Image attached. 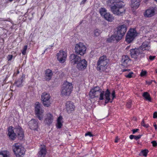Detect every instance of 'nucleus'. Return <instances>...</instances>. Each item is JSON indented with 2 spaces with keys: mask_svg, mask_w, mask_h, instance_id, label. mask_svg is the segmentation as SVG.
<instances>
[{
  "mask_svg": "<svg viewBox=\"0 0 157 157\" xmlns=\"http://www.w3.org/2000/svg\"><path fill=\"white\" fill-rule=\"evenodd\" d=\"M110 3L113 5L111 7L112 12L114 14L120 16L125 13V9L124 3L120 0H110Z\"/></svg>",
  "mask_w": 157,
  "mask_h": 157,
  "instance_id": "obj_1",
  "label": "nucleus"
},
{
  "mask_svg": "<svg viewBox=\"0 0 157 157\" xmlns=\"http://www.w3.org/2000/svg\"><path fill=\"white\" fill-rule=\"evenodd\" d=\"M8 135L10 138L12 140L15 138L16 135L22 139L24 136L22 128L19 126H17L13 129L12 126H10L8 128Z\"/></svg>",
  "mask_w": 157,
  "mask_h": 157,
  "instance_id": "obj_2",
  "label": "nucleus"
},
{
  "mask_svg": "<svg viewBox=\"0 0 157 157\" xmlns=\"http://www.w3.org/2000/svg\"><path fill=\"white\" fill-rule=\"evenodd\" d=\"M73 88L72 84L67 82H65L63 85L61 92L63 96H68L71 93Z\"/></svg>",
  "mask_w": 157,
  "mask_h": 157,
  "instance_id": "obj_3",
  "label": "nucleus"
},
{
  "mask_svg": "<svg viewBox=\"0 0 157 157\" xmlns=\"http://www.w3.org/2000/svg\"><path fill=\"white\" fill-rule=\"evenodd\" d=\"M13 150L17 157H22L25 153V149L19 143H15L13 145Z\"/></svg>",
  "mask_w": 157,
  "mask_h": 157,
  "instance_id": "obj_4",
  "label": "nucleus"
},
{
  "mask_svg": "<svg viewBox=\"0 0 157 157\" xmlns=\"http://www.w3.org/2000/svg\"><path fill=\"white\" fill-rule=\"evenodd\" d=\"M130 55L132 58L135 59H139L144 56L143 52L139 48L131 49Z\"/></svg>",
  "mask_w": 157,
  "mask_h": 157,
  "instance_id": "obj_5",
  "label": "nucleus"
},
{
  "mask_svg": "<svg viewBox=\"0 0 157 157\" xmlns=\"http://www.w3.org/2000/svg\"><path fill=\"white\" fill-rule=\"evenodd\" d=\"M35 108L36 115L40 120H43L44 110L42 105L39 102H36L35 103Z\"/></svg>",
  "mask_w": 157,
  "mask_h": 157,
  "instance_id": "obj_6",
  "label": "nucleus"
},
{
  "mask_svg": "<svg viewBox=\"0 0 157 157\" xmlns=\"http://www.w3.org/2000/svg\"><path fill=\"white\" fill-rule=\"evenodd\" d=\"M86 48L83 43H79L75 46V50L78 55L83 56L86 53Z\"/></svg>",
  "mask_w": 157,
  "mask_h": 157,
  "instance_id": "obj_7",
  "label": "nucleus"
},
{
  "mask_svg": "<svg viewBox=\"0 0 157 157\" xmlns=\"http://www.w3.org/2000/svg\"><path fill=\"white\" fill-rule=\"evenodd\" d=\"M137 33L136 30L130 29L128 32L126 36V41L128 43H131L137 36Z\"/></svg>",
  "mask_w": 157,
  "mask_h": 157,
  "instance_id": "obj_8",
  "label": "nucleus"
},
{
  "mask_svg": "<svg viewBox=\"0 0 157 157\" xmlns=\"http://www.w3.org/2000/svg\"><path fill=\"white\" fill-rule=\"evenodd\" d=\"M41 100L43 101V104L44 106L48 107L51 104L50 100L49 94L46 92H44L41 96Z\"/></svg>",
  "mask_w": 157,
  "mask_h": 157,
  "instance_id": "obj_9",
  "label": "nucleus"
},
{
  "mask_svg": "<svg viewBox=\"0 0 157 157\" xmlns=\"http://www.w3.org/2000/svg\"><path fill=\"white\" fill-rule=\"evenodd\" d=\"M117 30L116 33L118 35L117 38L121 39L127 31L126 25H123L117 28Z\"/></svg>",
  "mask_w": 157,
  "mask_h": 157,
  "instance_id": "obj_10",
  "label": "nucleus"
},
{
  "mask_svg": "<svg viewBox=\"0 0 157 157\" xmlns=\"http://www.w3.org/2000/svg\"><path fill=\"white\" fill-rule=\"evenodd\" d=\"M57 59L61 63H63L66 60L67 56V53L63 50L60 51L57 55Z\"/></svg>",
  "mask_w": 157,
  "mask_h": 157,
  "instance_id": "obj_11",
  "label": "nucleus"
},
{
  "mask_svg": "<svg viewBox=\"0 0 157 157\" xmlns=\"http://www.w3.org/2000/svg\"><path fill=\"white\" fill-rule=\"evenodd\" d=\"M81 59L80 56L74 54L71 55L69 57L70 61L71 63L73 65L77 64L81 60Z\"/></svg>",
  "mask_w": 157,
  "mask_h": 157,
  "instance_id": "obj_12",
  "label": "nucleus"
},
{
  "mask_svg": "<svg viewBox=\"0 0 157 157\" xmlns=\"http://www.w3.org/2000/svg\"><path fill=\"white\" fill-rule=\"evenodd\" d=\"M87 66V61L85 59H82L77 63V67L80 70H83L85 69Z\"/></svg>",
  "mask_w": 157,
  "mask_h": 157,
  "instance_id": "obj_13",
  "label": "nucleus"
},
{
  "mask_svg": "<svg viewBox=\"0 0 157 157\" xmlns=\"http://www.w3.org/2000/svg\"><path fill=\"white\" fill-rule=\"evenodd\" d=\"M89 95L91 98H97L98 96V88L96 86L92 89L89 92Z\"/></svg>",
  "mask_w": 157,
  "mask_h": 157,
  "instance_id": "obj_14",
  "label": "nucleus"
},
{
  "mask_svg": "<svg viewBox=\"0 0 157 157\" xmlns=\"http://www.w3.org/2000/svg\"><path fill=\"white\" fill-rule=\"evenodd\" d=\"M28 124L31 129L36 130L38 128V121L35 119H32L29 121Z\"/></svg>",
  "mask_w": 157,
  "mask_h": 157,
  "instance_id": "obj_15",
  "label": "nucleus"
},
{
  "mask_svg": "<svg viewBox=\"0 0 157 157\" xmlns=\"http://www.w3.org/2000/svg\"><path fill=\"white\" fill-rule=\"evenodd\" d=\"M75 106L73 102L71 101H67L66 103V109L68 113H70L74 110Z\"/></svg>",
  "mask_w": 157,
  "mask_h": 157,
  "instance_id": "obj_16",
  "label": "nucleus"
},
{
  "mask_svg": "<svg viewBox=\"0 0 157 157\" xmlns=\"http://www.w3.org/2000/svg\"><path fill=\"white\" fill-rule=\"evenodd\" d=\"M47 152L45 146L44 145H41L40 148V150L38 153V157H45Z\"/></svg>",
  "mask_w": 157,
  "mask_h": 157,
  "instance_id": "obj_17",
  "label": "nucleus"
},
{
  "mask_svg": "<svg viewBox=\"0 0 157 157\" xmlns=\"http://www.w3.org/2000/svg\"><path fill=\"white\" fill-rule=\"evenodd\" d=\"M155 14V9L153 7L151 8L146 11L145 16L147 17H151Z\"/></svg>",
  "mask_w": 157,
  "mask_h": 157,
  "instance_id": "obj_18",
  "label": "nucleus"
},
{
  "mask_svg": "<svg viewBox=\"0 0 157 157\" xmlns=\"http://www.w3.org/2000/svg\"><path fill=\"white\" fill-rule=\"evenodd\" d=\"M139 48H141V49L143 52V51L145 50H149L150 48L149 42L147 41L144 42L142 45Z\"/></svg>",
  "mask_w": 157,
  "mask_h": 157,
  "instance_id": "obj_19",
  "label": "nucleus"
},
{
  "mask_svg": "<svg viewBox=\"0 0 157 157\" xmlns=\"http://www.w3.org/2000/svg\"><path fill=\"white\" fill-rule=\"evenodd\" d=\"M25 75L24 74H22L21 77L16 81L15 82V85L18 87H21L23 86L22 82L25 79Z\"/></svg>",
  "mask_w": 157,
  "mask_h": 157,
  "instance_id": "obj_20",
  "label": "nucleus"
},
{
  "mask_svg": "<svg viewBox=\"0 0 157 157\" xmlns=\"http://www.w3.org/2000/svg\"><path fill=\"white\" fill-rule=\"evenodd\" d=\"M53 117L50 113H48L45 119L44 122L45 124H49L53 122Z\"/></svg>",
  "mask_w": 157,
  "mask_h": 157,
  "instance_id": "obj_21",
  "label": "nucleus"
},
{
  "mask_svg": "<svg viewBox=\"0 0 157 157\" xmlns=\"http://www.w3.org/2000/svg\"><path fill=\"white\" fill-rule=\"evenodd\" d=\"M52 74V71L51 70L48 69L46 70L45 77V80L48 81L50 80L51 79Z\"/></svg>",
  "mask_w": 157,
  "mask_h": 157,
  "instance_id": "obj_22",
  "label": "nucleus"
},
{
  "mask_svg": "<svg viewBox=\"0 0 157 157\" xmlns=\"http://www.w3.org/2000/svg\"><path fill=\"white\" fill-rule=\"evenodd\" d=\"M140 0H132L131 4V6L132 8L134 9H137L140 5Z\"/></svg>",
  "mask_w": 157,
  "mask_h": 157,
  "instance_id": "obj_23",
  "label": "nucleus"
},
{
  "mask_svg": "<svg viewBox=\"0 0 157 157\" xmlns=\"http://www.w3.org/2000/svg\"><path fill=\"white\" fill-rule=\"evenodd\" d=\"M108 60L105 56L103 55L100 57L99 59V64H103L104 65H106Z\"/></svg>",
  "mask_w": 157,
  "mask_h": 157,
  "instance_id": "obj_24",
  "label": "nucleus"
},
{
  "mask_svg": "<svg viewBox=\"0 0 157 157\" xmlns=\"http://www.w3.org/2000/svg\"><path fill=\"white\" fill-rule=\"evenodd\" d=\"M104 18L109 21H112L114 20V17L109 13H106L103 17Z\"/></svg>",
  "mask_w": 157,
  "mask_h": 157,
  "instance_id": "obj_25",
  "label": "nucleus"
},
{
  "mask_svg": "<svg viewBox=\"0 0 157 157\" xmlns=\"http://www.w3.org/2000/svg\"><path fill=\"white\" fill-rule=\"evenodd\" d=\"M129 60V59L128 56H123L121 61L122 65L125 66H126Z\"/></svg>",
  "mask_w": 157,
  "mask_h": 157,
  "instance_id": "obj_26",
  "label": "nucleus"
},
{
  "mask_svg": "<svg viewBox=\"0 0 157 157\" xmlns=\"http://www.w3.org/2000/svg\"><path fill=\"white\" fill-rule=\"evenodd\" d=\"M0 157H10V152L7 151H0Z\"/></svg>",
  "mask_w": 157,
  "mask_h": 157,
  "instance_id": "obj_27",
  "label": "nucleus"
},
{
  "mask_svg": "<svg viewBox=\"0 0 157 157\" xmlns=\"http://www.w3.org/2000/svg\"><path fill=\"white\" fill-rule=\"evenodd\" d=\"M110 92L109 90L107 89L105 92V97L106 99L105 101V105L110 100Z\"/></svg>",
  "mask_w": 157,
  "mask_h": 157,
  "instance_id": "obj_28",
  "label": "nucleus"
},
{
  "mask_svg": "<svg viewBox=\"0 0 157 157\" xmlns=\"http://www.w3.org/2000/svg\"><path fill=\"white\" fill-rule=\"evenodd\" d=\"M118 36V35L116 33H115L114 34L112 35L108 39V41L109 42H111L112 41H114L115 40L118 41L121 40V39H118L117 38V37Z\"/></svg>",
  "mask_w": 157,
  "mask_h": 157,
  "instance_id": "obj_29",
  "label": "nucleus"
},
{
  "mask_svg": "<svg viewBox=\"0 0 157 157\" xmlns=\"http://www.w3.org/2000/svg\"><path fill=\"white\" fill-rule=\"evenodd\" d=\"M142 96L146 100L149 101H151V98L150 97V94L148 92H144Z\"/></svg>",
  "mask_w": 157,
  "mask_h": 157,
  "instance_id": "obj_30",
  "label": "nucleus"
},
{
  "mask_svg": "<svg viewBox=\"0 0 157 157\" xmlns=\"http://www.w3.org/2000/svg\"><path fill=\"white\" fill-rule=\"evenodd\" d=\"M62 117L61 116H59L57 120V124L56 125L57 127L58 128H61L63 124L62 123Z\"/></svg>",
  "mask_w": 157,
  "mask_h": 157,
  "instance_id": "obj_31",
  "label": "nucleus"
},
{
  "mask_svg": "<svg viewBox=\"0 0 157 157\" xmlns=\"http://www.w3.org/2000/svg\"><path fill=\"white\" fill-rule=\"evenodd\" d=\"M142 136V135H139L137 136L131 135L130 136L129 138L131 140L134 139L136 140H138L141 138Z\"/></svg>",
  "mask_w": 157,
  "mask_h": 157,
  "instance_id": "obj_32",
  "label": "nucleus"
},
{
  "mask_svg": "<svg viewBox=\"0 0 157 157\" xmlns=\"http://www.w3.org/2000/svg\"><path fill=\"white\" fill-rule=\"evenodd\" d=\"M106 65H104L103 64H99V70H100L101 71H104L105 69V66Z\"/></svg>",
  "mask_w": 157,
  "mask_h": 157,
  "instance_id": "obj_33",
  "label": "nucleus"
},
{
  "mask_svg": "<svg viewBox=\"0 0 157 157\" xmlns=\"http://www.w3.org/2000/svg\"><path fill=\"white\" fill-rule=\"evenodd\" d=\"M100 13L101 15L103 17L105 14L106 13L105 9L104 8H101L100 10Z\"/></svg>",
  "mask_w": 157,
  "mask_h": 157,
  "instance_id": "obj_34",
  "label": "nucleus"
},
{
  "mask_svg": "<svg viewBox=\"0 0 157 157\" xmlns=\"http://www.w3.org/2000/svg\"><path fill=\"white\" fill-rule=\"evenodd\" d=\"M27 45H25L24 46V47L23 48V49L21 52L23 54V55H25L26 53V51L27 49Z\"/></svg>",
  "mask_w": 157,
  "mask_h": 157,
  "instance_id": "obj_35",
  "label": "nucleus"
},
{
  "mask_svg": "<svg viewBox=\"0 0 157 157\" xmlns=\"http://www.w3.org/2000/svg\"><path fill=\"white\" fill-rule=\"evenodd\" d=\"M141 152L143 154L144 156H147V153L148 152V151L147 149H145L142 150L141 151Z\"/></svg>",
  "mask_w": 157,
  "mask_h": 157,
  "instance_id": "obj_36",
  "label": "nucleus"
},
{
  "mask_svg": "<svg viewBox=\"0 0 157 157\" xmlns=\"http://www.w3.org/2000/svg\"><path fill=\"white\" fill-rule=\"evenodd\" d=\"M141 125L142 126L147 128L149 127V125L148 124H145L144 123V120H142L141 122Z\"/></svg>",
  "mask_w": 157,
  "mask_h": 157,
  "instance_id": "obj_37",
  "label": "nucleus"
},
{
  "mask_svg": "<svg viewBox=\"0 0 157 157\" xmlns=\"http://www.w3.org/2000/svg\"><path fill=\"white\" fill-rule=\"evenodd\" d=\"M104 93V91H102V92H101V93L100 94V98H99V99L100 100H102L103 99Z\"/></svg>",
  "mask_w": 157,
  "mask_h": 157,
  "instance_id": "obj_38",
  "label": "nucleus"
},
{
  "mask_svg": "<svg viewBox=\"0 0 157 157\" xmlns=\"http://www.w3.org/2000/svg\"><path fill=\"white\" fill-rule=\"evenodd\" d=\"M133 73L132 72H131L129 73L127 75H126V77L127 78H131L132 77V75L133 74Z\"/></svg>",
  "mask_w": 157,
  "mask_h": 157,
  "instance_id": "obj_39",
  "label": "nucleus"
},
{
  "mask_svg": "<svg viewBox=\"0 0 157 157\" xmlns=\"http://www.w3.org/2000/svg\"><path fill=\"white\" fill-rule=\"evenodd\" d=\"M13 57L12 55H9L7 57V59L8 61H11Z\"/></svg>",
  "mask_w": 157,
  "mask_h": 157,
  "instance_id": "obj_40",
  "label": "nucleus"
},
{
  "mask_svg": "<svg viewBox=\"0 0 157 157\" xmlns=\"http://www.w3.org/2000/svg\"><path fill=\"white\" fill-rule=\"evenodd\" d=\"M127 106L128 108H130L131 106V102L130 101L128 102L127 104Z\"/></svg>",
  "mask_w": 157,
  "mask_h": 157,
  "instance_id": "obj_41",
  "label": "nucleus"
},
{
  "mask_svg": "<svg viewBox=\"0 0 157 157\" xmlns=\"http://www.w3.org/2000/svg\"><path fill=\"white\" fill-rule=\"evenodd\" d=\"M85 136H89L90 137H91L93 136L92 134L90 132H88L85 134Z\"/></svg>",
  "mask_w": 157,
  "mask_h": 157,
  "instance_id": "obj_42",
  "label": "nucleus"
},
{
  "mask_svg": "<svg viewBox=\"0 0 157 157\" xmlns=\"http://www.w3.org/2000/svg\"><path fill=\"white\" fill-rule=\"evenodd\" d=\"M147 73V72L146 71H142L140 73V75L141 76L145 75Z\"/></svg>",
  "mask_w": 157,
  "mask_h": 157,
  "instance_id": "obj_43",
  "label": "nucleus"
},
{
  "mask_svg": "<svg viewBox=\"0 0 157 157\" xmlns=\"http://www.w3.org/2000/svg\"><path fill=\"white\" fill-rule=\"evenodd\" d=\"M151 143L152 144V145L154 147H156L157 145V143L155 140L152 141Z\"/></svg>",
  "mask_w": 157,
  "mask_h": 157,
  "instance_id": "obj_44",
  "label": "nucleus"
},
{
  "mask_svg": "<svg viewBox=\"0 0 157 157\" xmlns=\"http://www.w3.org/2000/svg\"><path fill=\"white\" fill-rule=\"evenodd\" d=\"M155 56H149V59L150 60L152 61V60H154L155 59Z\"/></svg>",
  "mask_w": 157,
  "mask_h": 157,
  "instance_id": "obj_45",
  "label": "nucleus"
},
{
  "mask_svg": "<svg viewBox=\"0 0 157 157\" xmlns=\"http://www.w3.org/2000/svg\"><path fill=\"white\" fill-rule=\"evenodd\" d=\"M94 35L97 36L98 35V29L95 30L94 31Z\"/></svg>",
  "mask_w": 157,
  "mask_h": 157,
  "instance_id": "obj_46",
  "label": "nucleus"
},
{
  "mask_svg": "<svg viewBox=\"0 0 157 157\" xmlns=\"http://www.w3.org/2000/svg\"><path fill=\"white\" fill-rule=\"evenodd\" d=\"M153 118H157V112H155L153 113Z\"/></svg>",
  "mask_w": 157,
  "mask_h": 157,
  "instance_id": "obj_47",
  "label": "nucleus"
},
{
  "mask_svg": "<svg viewBox=\"0 0 157 157\" xmlns=\"http://www.w3.org/2000/svg\"><path fill=\"white\" fill-rule=\"evenodd\" d=\"M139 130L138 129H132V132L133 134H135L136 132H137Z\"/></svg>",
  "mask_w": 157,
  "mask_h": 157,
  "instance_id": "obj_48",
  "label": "nucleus"
},
{
  "mask_svg": "<svg viewBox=\"0 0 157 157\" xmlns=\"http://www.w3.org/2000/svg\"><path fill=\"white\" fill-rule=\"evenodd\" d=\"M112 96L113 97V98L112 100H113L114 98L115 97V91L114 90H113L112 94Z\"/></svg>",
  "mask_w": 157,
  "mask_h": 157,
  "instance_id": "obj_49",
  "label": "nucleus"
},
{
  "mask_svg": "<svg viewBox=\"0 0 157 157\" xmlns=\"http://www.w3.org/2000/svg\"><path fill=\"white\" fill-rule=\"evenodd\" d=\"M87 0H82L80 3L81 5H83L86 2Z\"/></svg>",
  "mask_w": 157,
  "mask_h": 157,
  "instance_id": "obj_50",
  "label": "nucleus"
},
{
  "mask_svg": "<svg viewBox=\"0 0 157 157\" xmlns=\"http://www.w3.org/2000/svg\"><path fill=\"white\" fill-rule=\"evenodd\" d=\"M119 140V139L118 138V137H117L116 138V139L115 140V143H117L118 142V140Z\"/></svg>",
  "mask_w": 157,
  "mask_h": 157,
  "instance_id": "obj_51",
  "label": "nucleus"
},
{
  "mask_svg": "<svg viewBox=\"0 0 157 157\" xmlns=\"http://www.w3.org/2000/svg\"><path fill=\"white\" fill-rule=\"evenodd\" d=\"M154 127L155 130L157 129V125L155 124H154Z\"/></svg>",
  "mask_w": 157,
  "mask_h": 157,
  "instance_id": "obj_52",
  "label": "nucleus"
},
{
  "mask_svg": "<svg viewBox=\"0 0 157 157\" xmlns=\"http://www.w3.org/2000/svg\"><path fill=\"white\" fill-rule=\"evenodd\" d=\"M47 49H48V48H46L45 49V50L42 53V54H44L45 53V51L47 50Z\"/></svg>",
  "mask_w": 157,
  "mask_h": 157,
  "instance_id": "obj_53",
  "label": "nucleus"
},
{
  "mask_svg": "<svg viewBox=\"0 0 157 157\" xmlns=\"http://www.w3.org/2000/svg\"><path fill=\"white\" fill-rule=\"evenodd\" d=\"M130 70L128 69V70H127V69H124L123 70V71H129Z\"/></svg>",
  "mask_w": 157,
  "mask_h": 157,
  "instance_id": "obj_54",
  "label": "nucleus"
},
{
  "mask_svg": "<svg viewBox=\"0 0 157 157\" xmlns=\"http://www.w3.org/2000/svg\"><path fill=\"white\" fill-rule=\"evenodd\" d=\"M17 74H19V70L18 69L17 70Z\"/></svg>",
  "mask_w": 157,
  "mask_h": 157,
  "instance_id": "obj_55",
  "label": "nucleus"
},
{
  "mask_svg": "<svg viewBox=\"0 0 157 157\" xmlns=\"http://www.w3.org/2000/svg\"><path fill=\"white\" fill-rule=\"evenodd\" d=\"M97 69L98 70V61L97 62Z\"/></svg>",
  "mask_w": 157,
  "mask_h": 157,
  "instance_id": "obj_56",
  "label": "nucleus"
},
{
  "mask_svg": "<svg viewBox=\"0 0 157 157\" xmlns=\"http://www.w3.org/2000/svg\"><path fill=\"white\" fill-rule=\"evenodd\" d=\"M9 0L10 2H12L13 1V0Z\"/></svg>",
  "mask_w": 157,
  "mask_h": 157,
  "instance_id": "obj_57",
  "label": "nucleus"
},
{
  "mask_svg": "<svg viewBox=\"0 0 157 157\" xmlns=\"http://www.w3.org/2000/svg\"><path fill=\"white\" fill-rule=\"evenodd\" d=\"M155 71H156V73H157V69H156V70H155Z\"/></svg>",
  "mask_w": 157,
  "mask_h": 157,
  "instance_id": "obj_58",
  "label": "nucleus"
},
{
  "mask_svg": "<svg viewBox=\"0 0 157 157\" xmlns=\"http://www.w3.org/2000/svg\"><path fill=\"white\" fill-rule=\"evenodd\" d=\"M151 83V82H149V84H150Z\"/></svg>",
  "mask_w": 157,
  "mask_h": 157,
  "instance_id": "obj_59",
  "label": "nucleus"
},
{
  "mask_svg": "<svg viewBox=\"0 0 157 157\" xmlns=\"http://www.w3.org/2000/svg\"><path fill=\"white\" fill-rule=\"evenodd\" d=\"M153 82H154L155 83H156V82L154 80Z\"/></svg>",
  "mask_w": 157,
  "mask_h": 157,
  "instance_id": "obj_60",
  "label": "nucleus"
},
{
  "mask_svg": "<svg viewBox=\"0 0 157 157\" xmlns=\"http://www.w3.org/2000/svg\"><path fill=\"white\" fill-rule=\"evenodd\" d=\"M53 45H51V46H49L50 47H52L53 46Z\"/></svg>",
  "mask_w": 157,
  "mask_h": 157,
  "instance_id": "obj_61",
  "label": "nucleus"
},
{
  "mask_svg": "<svg viewBox=\"0 0 157 157\" xmlns=\"http://www.w3.org/2000/svg\"><path fill=\"white\" fill-rule=\"evenodd\" d=\"M99 91L101 92V91H100V90L99 89L98 90Z\"/></svg>",
  "mask_w": 157,
  "mask_h": 157,
  "instance_id": "obj_62",
  "label": "nucleus"
},
{
  "mask_svg": "<svg viewBox=\"0 0 157 157\" xmlns=\"http://www.w3.org/2000/svg\"><path fill=\"white\" fill-rule=\"evenodd\" d=\"M154 1H155L157 2V0H154Z\"/></svg>",
  "mask_w": 157,
  "mask_h": 157,
  "instance_id": "obj_63",
  "label": "nucleus"
},
{
  "mask_svg": "<svg viewBox=\"0 0 157 157\" xmlns=\"http://www.w3.org/2000/svg\"><path fill=\"white\" fill-rule=\"evenodd\" d=\"M154 80H152V81H151V82H153Z\"/></svg>",
  "mask_w": 157,
  "mask_h": 157,
  "instance_id": "obj_64",
  "label": "nucleus"
}]
</instances>
